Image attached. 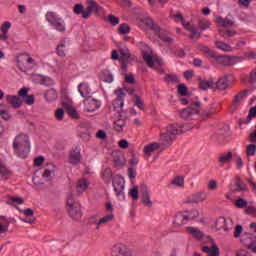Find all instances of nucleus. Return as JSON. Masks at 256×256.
<instances>
[{
    "label": "nucleus",
    "mask_w": 256,
    "mask_h": 256,
    "mask_svg": "<svg viewBox=\"0 0 256 256\" xmlns=\"http://www.w3.org/2000/svg\"><path fill=\"white\" fill-rule=\"evenodd\" d=\"M191 31V35H190V39H199L201 37V33H199V30L197 28H193L190 30Z\"/></svg>",
    "instance_id": "0e129e2a"
},
{
    "label": "nucleus",
    "mask_w": 256,
    "mask_h": 256,
    "mask_svg": "<svg viewBox=\"0 0 256 256\" xmlns=\"http://www.w3.org/2000/svg\"><path fill=\"white\" fill-rule=\"evenodd\" d=\"M235 205L239 209H245V207H247V201L240 198V199L236 200Z\"/></svg>",
    "instance_id": "680f3d73"
},
{
    "label": "nucleus",
    "mask_w": 256,
    "mask_h": 256,
    "mask_svg": "<svg viewBox=\"0 0 256 256\" xmlns=\"http://www.w3.org/2000/svg\"><path fill=\"white\" fill-rule=\"evenodd\" d=\"M45 99L47 101H55L57 99V91L50 89L45 93Z\"/></svg>",
    "instance_id": "37998d69"
},
{
    "label": "nucleus",
    "mask_w": 256,
    "mask_h": 256,
    "mask_svg": "<svg viewBox=\"0 0 256 256\" xmlns=\"http://www.w3.org/2000/svg\"><path fill=\"white\" fill-rule=\"evenodd\" d=\"M66 113L69 117H72V119H79V112H77V109L73 106H67Z\"/></svg>",
    "instance_id": "79ce46f5"
},
{
    "label": "nucleus",
    "mask_w": 256,
    "mask_h": 256,
    "mask_svg": "<svg viewBox=\"0 0 256 256\" xmlns=\"http://www.w3.org/2000/svg\"><path fill=\"white\" fill-rule=\"evenodd\" d=\"M170 17H172V19H174L176 22L180 21L181 23H183L184 21L183 14H181V12H177L176 14L171 12Z\"/></svg>",
    "instance_id": "4d7b16f0"
},
{
    "label": "nucleus",
    "mask_w": 256,
    "mask_h": 256,
    "mask_svg": "<svg viewBox=\"0 0 256 256\" xmlns=\"http://www.w3.org/2000/svg\"><path fill=\"white\" fill-rule=\"evenodd\" d=\"M118 31L120 35H127V33L131 31V28L129 27V25L123 23V24H120Z\"/></svg>",
    "instance_id": "09e8293b"
},
{
    "label": "nucleus",
    "mask_w": 256,
    "mask_h": 256,
    "mask_svg": "<svg viewBox=\"0 0 256 256\" xmlns=\"http://www.w3.org/2000/svg\"><path fill=\"white\" fill-rule=\"evenodd\" d=\"M127 125V116L125 114H119L117 120L114 122V129L118 133L123 131V128Z\"/></svg>",
    "instance_id": "412c9836"
},
{
    "label": "nucleus",
    "mask_w": 256,
    "mask_h": 256,
    "mask_svg": "<svg viewBox=\"0 0 256 256\" xmlns=\"http://www.w3.org/2000/svg\"><path fill=\"white\" fill-rule=\"evenodd\" d=\"M170 185L173 187H185V178L183 176H175Z\"/></svg>",
    "instance_id": "c9c22d12"
},
{
    "label": "nucleus",
    "mask_w": 256,
    "mask_h": 256,
    "mask_svg": "<svg viewBox=\"0 0 256 256\" xmlns=\"http://www.w3.org/2000/svg\"><path fill=\"white\" fill-rule=\"evenodd\" d=\"M201 51L213 59H216V61H218L221 65H235V62L239 60V58L235 56H217V52L209 49L207 46H202Z\"/></svg>",
    "instance_id": "423d86ee"
},
{
    "label": "nucleus",
    "mask_w": 256,
    "mask_h": 256,
    "mask_svg": "<svg viewBox=\"0 0 256 256\" xmlns=\"http://www.w3.org/2000/svg\"><path fill=\"white\" fill-rule=\"evenodd\" d=\"M249 83H256V68L250 72Z\"/></svg>",
    "instance_id": "774afa93"
},
{
    "label": "nucleus",
    "mask_w": 256,
    "mask_h": 256,
    "mask_svg": "<svg viewBox=\"0 0 256 256\" xmlns=\"http://www.w3.org/2000/svg\"><path fill=\"white\" fill-rule=\"evenodd\" d=\"M112 157L115 167H123L125 165V156L121 152H113Z\"/></svg>",
    "instance_id": "cd10ccee"
},
{
    "label": "nucleus",
    "mask_w": 256,
    "mask_h": 256,
    "mask_svg": "<svg viewBox=\"0 0 256 256\" xmlns=\"http://www.w3.org/2000/svg\"><path fill=\"white\" fill-rule=\"evenodd\" d=\"M177 89H178L179 95H182V97H185V95H187V93L189 91L185 84H179Z\"/></svg>",
    "instance_id": "5fc2aeb1"
},
{
    "label": "nucleus",
    "mask_w": 256,
    "mask_h": 256,
    "mask_svg": "<svg viewBox=\"0 0 256 256\" xmlns=\"http://www.w3.org/2000/svg\"><path fill=\"white\" fill-rule=\"evenodd\" d=\"M159 143L153 142L147 146L144 147V153L147 157H151V153L157 151L159 149Z\"/></svg>",
    "instance_id": "2f4dec72"
},
{
    "label": "nucleus",
    "mask_w": 256,
    "mask_h": 256,
    "mask_svg": "<svg viewBox=\"0 0 256 256\" xmlns=\"http://www.w3.org/2000/svg\"><path fill=\"white\" fill-rule=\"evenodd\" d=\"M78 91L81 97H89L91 95V87L87 82H82L78 86Z\"/></svg>",
    "instance_id": "c85d7f7f"
},
{
    "label": "nucleus",
    "mask_w": 256,
    "mask_h": 256,
    "mask_svg": "<svg viewBox=\"0 0 256 256\" xmlns=\"http://www.w3.org/2000/svg\"><path fill=\"white\" fill-rule=\"evenodd\" d=\"M216 23L217 25H219L220 27H231L232 25H234L235 22H233L231 19L229 18H223L221 16H217L216 17Z\"/></svg>",
    "instance_id": "7c9ffc66"
},
{
    "label": "nucleus",
    "mask_w": 256,
    "mask_h": 256,
    "mask_svg": "<svg viewBox=\"0 0 256 256\" xmlns=\"http://www.w3.org/2000/svg\"><path fill=\"white\" fill-rule=\"evenodd\" d=\"M141 23L145 27H149L150 29L155 31V33H159L161 31V27H159V25H157L151 18H143L141 19Z\"/></svg>",
    "instance_id": "a878e982"
},
{
    "label": "nucleus",
    "mask_w": 256,
    "mask_h": 256,
    "mask_svg": "<svg viewBox=\"0 0 256 256\" xmlns=\"http://www.w3.org/2000/svg\"><path fill=\"white\" fill-rule=\"evenodd\" d=\"M50 166L52 167V169H46L44 171V173L42 174V177L44 179H47V178L51 177V175H53V173H55V165L50 164Z\"/></svg>",
    "instance_id": "603ef678"
},
{
    "label": "nucleus",
    "mask_w": 256,
    "mask_h": 256,
    "mask_svg": "<svg viewBox=\"0 0 256 256\" xmlns=\"http://www.w3.org/2000/svg\"><path fill=\"white\" fill-rule=\"evenodd\" d=\"M231 79H233V75L226 74L218 78L216 82H214V91H227L231 87Z\"/></svg>",
    "instance_id": "9d476101"
},
{
    "label": "nucleus",
    "mask_w": 256,
    "mask_h": 256,
    "mask_svg": "<svg viewBox=\"0 0 256 256\" xmlns=\"http://www.w3.org/2000/svg\"><path fill=\"white\" fill-rule=\"evenodd\" d=\"M179 125L178 124H169L166 127V131L161 133L160 141L162 145L165 147H169L173 144V141L177 139V134L179 133Z\"/></svg>",
    "instance_id": "7ed1b4c3"
},
{
    "label": "nucleus",
    "mask_w": 256,
    "mask_h": 256,
    "mask_svg": "<svg viewBox=\"0 0 256 256\" xmlns=\"http://www.w3.org/2000/svg\"><path fill=\"white\" fill-rule=\"evenodd\" d=\"M10 225H11V221H9V218L5 216H0V235L9 233Z\"/></svg>",
    "instance_id": "bb28decb"
},
{
    "label": "nucleus",
    "mask_w": 256,
    "mask_h": 256,
    "mask_svg": "<svg viewBox=\"0 0 256 256\" xmlns=\"http://www.w3.org/2000/svg\"><path fill=\"white\" fill-rule=\"evenodd\" d=\"M112 185L118 199L125 200V179L121 175H117L113 178Z\"/></svg>",
    "instance_id": "0eeeda50"
},
{
    "label": "nucleus",
    "mask_w": 256,
    "mask_h": 256,
    "mask_svg": "<svg viewBox=\"0 0 256 256\" xmlns=\"http://www.w3.org/2000/svg\"><path fill=\"white\" fill-rule=\"evenodd\" d=\"M102 179L105 183H111V179H113V171L110 168L104 169L102 172Z\"/></svg>",
    "instance_id": "58836bf2"
},
{
    "label": "nucleus",
    "mask_w": 256,
    "mask_h": 256,
    "mask_svg": "<svg viewBox=\"0 0 256 256\" xmlns=\"http://www.w3.org/2000/svg\"><path fill=\"white\" fill-rule=\"evenodd\" d=\"M207 200V193L200 191L192 194L185 203H203Z\"/></svg>",
    "instance_id": "f3484780"
},
{
    "label": "nucleus",
    "mask_w": 256,
    "mask_h": 256,
    "mask_svg": "<svg viewBox=\"0 0 256 256\" xmlns=\"http://www.w3.org/2000/svg\"><path fill=\"white\" fill-rule=\"evenodd\" d=\"M256 153V145L255 144H249L246 147V155H248V157H253V155H255Z\"/></svg>",
    "instance_id": "8fccbe9b"
},
{
    "label": "nucleus",
    "mask_w": 256,
    "mask_h": 256,
    "mask_svg": "<svg viewBox=\"0 0 256 256\" xmlns=\"http://www.w3.org/2000/svg\"><path fill=\"white\" fill-rule=\"evenodd\" d=\"M13 203H16L17 205H23L25 201L21 197L11 196L8 198V204L13 205Z\"/></svg>",
    "instance_id": "49530a36"
},
{
    "label": "nucleus",
    "mask_w": 256,
    "mask_h": 256,
    "mask_svg": "<svg viewBox=\"0 0 256 256\" xmlns=\"http://www.w3.org/2000/svg\"><path fill=\"white\" fill-rule=\"evenodd\" d=\"M46 21L57 31L58 33H61L62 35L66 33L67 31V25L65 24V20L63 18L59 17L55 12H47L46 15Z\"/></svg>",
    "instance_id": "20e7f679"
},
{
    "label": "nucleus",
    "mask_w": 256,
    "mask_h": 256,
    "mask_svg": "<svg viewBox=\"0 0 256 256\" xmlns=\"http://www.w3.org/2000/svg\"><path fill=\"white\" fill-rule=\"evenodd\" d=\"M215 113H217V109L210 107L208 111H204L201 116L202 119H207L209 117H211V115H215Z\"/></svg>",
    "instance_id": "3c124183"
},
{
    "label": "nucleus",
    "mask_w": 256,
    "mask_h": 256,
    "mask_svg": "<svg viewBox=\"0 0 256 256\" xmlns=\"http://www.w3.org/2000/svg\"><path fill=\"white\" fill-rule=\"evenodd\" d=\"M199 87L203 91H208V89L215 91V81H213V78L201 79L199 80Z\"/></svg>",
    "instance_id": "b1692460"
},
{
    "label": "nucleus",
    "mask_w": 256,
    "mask_h": 256,
    "mask_svg": "<svg viewBox=\"0 0 256 256\" xmlns=\"http://www.w3.org/2000/svg\"><path fill=\"white\" fill-rule=\"evenodd\" d=\"M55 117L58 121H63V117H65V111L63 109H57L55 112Z\"/></svg>",
    "instance_id": "69168bd1"
},
{
    "label": "nucleus",
    "mask_w": 256,
    "mask_h": 256,
    "mask_svg": "<svg viewBox=\"0 0 256 256\" xmlns=\"http://www.w3.org/2000/svg\"><path fill=\"white\" fill-rule=\"evenodd\" d=\"M69 163H71V165H77L78 163H81V149L76 147L70 152Z\"/></svg>",
    "instance_id": "4be33fe9"
},
{
    "label": "nucleus",
    "mask_w": 256,
    "mask_h": 256,
    "mask_svg": "<svg viewBox=\"0 0 256 256\" xmlns=\"http://www.w3.org/2000/svg\"><path fill=\"white\" fill-rule=\"evenodd\" d=\"M218 33L220 37H224V38L235 37V35H237V31L225 29V28L218 30Z\"/></svg>",
    "instance_id": "e433bc0d"
},
{
    "label": "nucleus",
    "mask_w": 256,
    "mask_h": 256,
    "mask_svg": "<svg viewBox=\"0 0 256 256\" xmlns=\"http://www.w3.org/2000/svg\"><path fill=\"white\" fill-rule=\"evenodd\" d=\"M208 189L210 191H215L217 189V181L216 180H210L208 182Z\"/></svg>",
    "instance_id": "338daca9"
},
{
    "label": "nucleus",
    "mask_w": 256,
    "mask_h": 256,
    "mask_svg": "<svg viewBox=\"0 0 256 256\" xmlns=\"http://www.w3.org/2000/svg\"><path fill=\"white\" fill-rule=\"evenodd\" d=\"M73 12L75 15H82L83 19V13H85V7L83 4H75L73 7Z\"/></svg>",
    "instance_id": "a18cd8bd"
},
{
    "label": "nucleus",
    "mask_w": 256,
    "mask_h": 256,
    "mask_svg": "<svg viewBox=\"0 0 256 256\" xmlns=\"http://www.w3.org/2000/svg\"><path fill=\"white\" fill-rule=\"evenodd\" d=\"M158 37L161 39V41H163L164 43H173V38L169 37L167 35V32H165L164 30H161L159 32H155Z\"/></svg>",
    "instance_id": "ea45409f"
},
{
    "label": "nucleus",
    "mask_w": 256,
    "mask_h": 256,
    "mask_svg": "<svg viewBox=\"0 0 256 256\" xmlns=\"http://www.w3.org/2000/svg\"><path fill=\"white\" fill-rule=\"evenodd\" d=\"M129 195L134 199V201H137L139 199V188L134 187L129 191Z\"/></svg>",
    "instance_id": "6e6d98bb"
},
{
    "label": "nucleus",
    "mask_w": 256,
    "mask_h": 256,
    "mask_svg": "<svg viewBox=\"0 0 256 256\" xmlns=\"http://www.w3.org/2000/svg\"><path fill=\"white\" fill-rule=\"evenodd\" d=\"M233 159V152L221 154L218 158L219 163H229Z\"/></svg>",
    "instance_id": "a19ab883"
},
{
    "label": "nucleus",
    "mask_w": 256,
    "mask_h": 256,
    "mask_svg": "<svg viewBox=\"0 0 256 256\" xmlns=\"http://www.w3.org/2000/svg\"><path fill=\"white\" fill-rule=\"evenodd\" d=\"M87 8L83 12V19H89L92 13H99L100 6L95 0H87Z\"/></svg>",
    "instance_id": "4468645a"
},
{
    "label": "nucleus",
    "mask_w": 256,
    "mask_h": 256,
    "mask_svg": "<svg viewBox=\"0 0 256 256\" xmlns=\"http://www.w3.org/2000/svg\"><path fill=\"white\" fill-rule=\"evenodd\" d=\"M119 53L122 57H124V59H129V57H131V53L129 52V48H127L125 46L119 49Z\"/></svg>",
    "instance_id": "864d4df0"
},
{
    "label": "nucleus",
    "mask_w": 256,
    "mask_h": 256,
    "mask_svg": "<svg viewBox=\"0 0 256 256\" xmlns=\"http://www.w3.org/2000/svg\"><path fill=\"white\" fill-rule=\"evenodd\" d=\"M141 201L146 207H153V201H151V193L149 188L145 184H141L140 188Z\"/></svg>",
    "instance_id": "f8f14e48"
},
{
    "label": "nucleus",
    "mask_w": 256,
    "mask_h": 256,
    "mask_svg": "<svg viewBox=\"0 0 256 256\" xmlns=\"http://www.w3.org/2000/svg\"><path fill=\"white\" fill-rule=\"evenodd\" d=\"M67 211L73 221H81L83 211L81 210V204L75 200L73 193H70L67 197Z\"/></svg>",
    "instance_id": "f03ea898"
},
{
    "label": "nucleus",
    "mask_w": 256,
    "mask_h": 256,
    "mask_svg": "<svg viewBox=\"0 0 256 256\" xmlns=\"http://www.w3.org/2000/svg\"><path fill=\"white\" fill-rule=\"evenodd\" d=\"M56 51L59 57H65V44H60L57 47Z\"/></svg>",
    "instance_id": "e2e57ef3"
},
{
    "label": "nucleus",
    "mask_w": 256,
    "mask_h": 256,
    "mask_svg": "<svg viewBox=\"0 0 256 256\" xmlns=\"http://www.w3.org/2000/svg\"><path fill=\"white\" fill-rule=\"evenodd\" d=\"M202 251L207 253V256H219V247L217 244H213L211 248L209 246H203Z\"/></svg>",
    "instance_id": "c756f323"
},
{
    "label": "nucleus",
    "mask_w": 256,
    "mask_h": 256,
    "mask_svg": "<svg viewBox=\"0 0 256 256\" xmlns=\"http://www.w3.org/2000/svg\"><path fill=\"white\" fill-rule=\"evenodd\" d=\"M16 63L18 69H20L23 73H27V71H31L34 67L37 66V62L35 59L29 56V54H20L16 57Z\"/></svg>",
    "instance_id": "39448f33"
},
{
    "label": "nucleus",
    "mask_w": 256,
    "mask_h": 256,
    "mask_svg": "<svg viewBox=\"0 0 256 256\" xmlns=\"http://www.w3.org/2000/svg\"><path fill=\"white\" fill-rule=\"evenodd\" d=\"M234 161L236 163L237 169H243V159L241 158V156L235 154Z\"/></svg>",
    "instance_id": "13d9d810"
},
{
    "label": "nucleus",
    "mask_w": 256,
    "mask_h": 256,
    "mask_svg": "<svg viewBox=\"0 0 256 256\" xmlns=\"http://www.w3.org/2000/svg\"><path fill=\"white\" fill-rule=\"evenodd\" d=\"M143 59L146 63V65H148V67H159L161 65H163V60L161 58H159L158 56H151L149 53L145 52L143 54Z\"/></svg>",
    "instance_id": "2eb2a0df"
},
{
    "label": "nucleus",
    "mask_w": 256,
    "mask_h": 256,
    "mask_svg": "<svg viewBox=\"0 0 256 256\" xmlns=\"http://www.w3.org/2000/svg\"><path fill=\"white\" fill-rule=\"evenodd\" d=\"M215 45L217 49H220V51H224L225 53H231V51H233V47L227 43L216 41Z\"/></svg>",
    "instance_id": "473e14b6"
},
{
    "label": "nucleus",
    "mask_w": 256,
    "mask_h": 256,
    "mask_svg": "<svg viewBox=\"0 0 256 256\" xmlns=\"http://www.w3.org/2000/svg\"><path fill=\"white\" fill-rule=\"evenodd\" d=\"M29 93L28 88H21L18 91L19 97H21L22 102L24 101L26 105H33L35 103V97L33 95H27Z\"/></svg>",
    "instance_id": "a211bd4d"
},
{
    "label": "nucleus",
    "mask_w": 256,
    "mask_h": 256,
    "mask_svg": "<svg viewBox=\"0 0 256 256\" xmlns=\"http://www.w3.org/2000/svg\"><path fill=\"white\" fill-rule=\"evenodd\" d=\"M113 219H115V215H113V213H110L93 223L96 225V229L99 230L101 229V227H103V225H107V223H111Z\"/></svg>",
    "instance_id": "393cba45"
},
{
    "label": "nucleus",
    "mask_w": 256,
    "mask_h": 256,
    "mask_svg": "<svg viewBox=\"0 0 256 256\" xmlns=\"http://www.w3.org/2000/svg\"><path fill=\"white\" fill-rule=\"evenodd\" d=\"M110 255L111 256H133V252L131 251L129 246H127V244L118 242L111 247Z\"/></svg>",
    "instance_id": "1a4fd4ad"
},
{
    "label": "nucleus",
    "mask_w": 256,
    "mask_h": 256,
    "mask_svg": "<svg viewBox=\"0 0 256 256\" xmlns=\"http://www.w3.org/2000/svg\"><path fill=\"white\" fill-rule=\"evenodd\" d=\"M108 21L111 23V25H119V17L114 16L113 14H110L108 16Z\"/></svg>",
    "instance_id": "052dcab7"
},
{
    "label": "nucleus",
    "mask_w": 256,
    "mask_h": 256,
    "mask_svg": "<svg viewBox=\"0 0 256 256\" xmlns=\"http://www.w3.org/2000/svg\"><path fill=\"white\" fill-rule=\"evenodd\" d=\"M6 101L14 107V109H19L23 105V100L21 96H14V95H7L6 96Z\"/></svg>",
    "instance_id": "5701e85b"
},
{
    "label": "nucleus",
    "mask_w": 256,
    "mask_h": 256,
    "mask_svg": "<svg viewBox=\"0 0 256 256\" xmlns=\"http://www.w3.org/2000/svg\"><path fill=\"white\" fill-rule=\"evenodd\" d=\"M189 219H191V212H180L176 214L173 225L174 227H183V225H187Z\"/></svg>",
    "instance_id": "ddd939ff"
},
{
    "label": "nucleus",
    "mask_w": 256,
    "mask_h": 256,
    "mask_svg": "<svg viewBox=\"0 0 256 256\" xmlns=\"http://www.w3.org/2000/svg\"><path fill=\"white\" fill-rule=\"evenodd\" d=\"M114 93L117 97L113 103L114 110L117 111L118 115H125L123 112V105H125L123 99L125 97V93H123V89L121 88L116 89Z\"/></svg>",
    "instance_id": "9b49d317"
},
{
    "label": "nucleus",
    "mask_w": 256,
    "mask_h": 256,
    "mask_svg": "<svg viewBox=\"0 0 256 256\" xmlns=\"http://www.w3.org/2000/svg\"><path fill=\"white\" fill-rule=\"evenodd\" d=\"M199 107H201V102L192 103L190 108H185L180 112V117L182 119H195L201 113Z\"/></svg>",
    "instance_id": "6e6552de"
},
{
    "label": "nucleus",
    "mask_w": 256,
    "mask_h": 256,
    "mask_svg": "<svg viewBox=\"0 0 256 256\" xmlns=\"http://www.w3.org/2000/svg\"><path fill=\"white\" fill-rule=\"evenodd\" d=\"M0 175L4 181H7L8 179L11 178L12 173H11V170H9V168L1 165L0 166Z\"/></svg>",
    "instance_id": "4c0bfd02"
},
{
    "label": "nucleus",
    "mask_w": 256,
    "mask_h": 256,
    "mask_svg": "<svg viewBox=\"0 0 256 256\" xmlns=\"http://www.w3.org/2000/svg\"><path fill=\"white\" fill-rule=\"evenodd\" d=\"M13 149L18 157H20L21 159H25V157H27V155H29L31 151L29 136L25 134H20L16 136L13 142Z\"/></svg>",
    "instance_id": "f257e3e1"
},
{
    "label": "nucleus",
    "mask_w": 256,
    "mask_h": 256,
    "mask_svg": "<svg viewBox=\"0 0 256 256\" xmlns=\"http://www.w3.org/2000/svg\"><path fill=\"white\" fill-rule=\"evenodd\" d=\"M101 107V102L93 98H88L84 101V111L86 113H94Z\"/></svg>",
    "instance_id": "dca6fc26"
},
{
    "label": "nucleus",
    "mask_w": 256,
    "mask_h": 256,
    "mask_svg": "<svg viewBox=\"0 0 256 256\" xmlns=\"http://www.w3.org/2000/svg\"><path fill=\"white\" fill-rule=\"evenodd\" d=\"M249 95V90H242L238 94L234 96V99L232 100V109H238L239 106L241 105V102L245 97Z\"/></svg>",
    "instance_id": "6ab92c4d"
},
{
    "label": "nucleus",
    "mask_w": 256,
    "mask_h": 256,
    "mask_svg": "<svg viewBox=\"0 0 256 256\" xmlns=\"http://www.w3.org/2000/svg\"><path fill=\"white\" fill-rule=\"evenodd\" d=\"M135 105L136 107H138V109H140V111H143L145 109L143 100H141V98L139 96H135Z\"/></svg>",
    "instance_id": "bf43d9fd"
},
{
    "label": "nucleus",
    "mask_w": 256,
    "mask_h": 256,
    "mask_svg": "<svg viewBox=\"0 0 256 256\" xmlns=\"http://www.w3.org/2000/svg\"><path fill=\"white\" fill-rule=\"evenodd\" d=\"M186 230L190 235L194 236L195 239H203V232H201V230L195 227H187Z\"/></svg>",
    "instance_id": "f704fd0d"
},
{
    "label": "nucleus",
    "mask_w": 256,
    "mask_h": 256,
    "mask_svg": "<svg viewBox=\"0 0 256 256\" xmlns=\"http://www.w3.org/2000/svg\"><path fill=\"white\" fill-rule=\"evenodd\" d=\"M164 81L166 83H179V76L175 74H168L165 76Z\"/></svg>",
    "instance_id": "c03bdc74"
},
{
    "label": "nucleus",
    "mask_w": 256,
    "mask_h": 256,
    "mask_svg": "<svg viewBox=\"0 0 256 256\" xmlns=\"http://www.w3.org/2000/svg\"><path fill=\"white\" fill-rule=\"evenodd\" d=\"M216 229L218 231H227V219L225 217H219L216 220Z\"/></svg>",
    "instance_id": "72a5a7b5"
},
{
    "label": "nucleus",
    "mask_w": 256,
    "mask_h": 256,
    "mask_svg": "<svg viewBox=\"0 0 256 256\" xmlns=\"http://www.w3.org/2000/svg\"><path fill=\"white\" fill-rule=\"evenodd\" d=\"M211 27V22L207 19H201L199 21V29H202V31H205V29H209Z\"/></svg>",
    "instance_id": "de8ad7c7"
},
{
    "label": "nucleus",
    "mask_w": 256,
    "mask_h": 256,
    "mask_svg": "<svg viewBox=\"0 0 256 256\" xmlns=\"http://www.w3.org/2000/svg\"><path fill=\"white\" fill-rule=\"evenodd\" d=\"M89 185H91V182L86 178L79 179L76 183V192L78 195H83V193L89 189Z\"/></svg>",
    "instance_id": "aec40b11"
}]
</instances>
